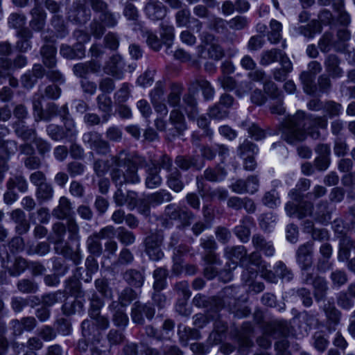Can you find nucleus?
<instances>
[{
    "instance_id": "nucleus-1",
    "label": "nucleus",
    "mask_w": 355,
    "mask_h": 355,
    "mask_svg": "<svg viewBox=\"0 0 355 355\" xmlns=\"http://www.w3.org/2000/svg\"><path fill=\"white\" fill-rule=\"evenodd\" d=\"M282 137L288 144L302 141L306 138V133L313 139H318L321 133L320 129L326 130L328 120L326 115H306L298 110L294 115L288 116L282 124Z\"/></svg>"
},
{
    "instance_id": "nucleus-2",
    "label": "nucleus",
    "mask_w": 355,
    "mask_h": 355,
    "mask_svg": "<svg viewBox=\"0 0 355 355\" xmlns=\"http://www.w3.org/2000/svg\"><path fill=\"white\" fill-rule=\"evenodd\" d=\"M125 150H120L110 157V177L116 187H122L126 184H137L140 178L136 170L123 159Z\"/></svg>"
},
{
    "instance_id": "nucleus-3",
    "label": "nucleus",
    "mask_w": 355,
    "mask_h": 355,
    "mask_svg": "<svg viewBox=\"0 0 355 355\" xmlns=\"http://www.w3.org/2000/svg\"><path fill=\"white\" fill-rule=\"evenodd\" d=\"M223 293L225 295L223 299L197 294L193 299V304L198 307L206 309L208 312L217 313L224 307L225 302H236L234 297L230 300L228 299V296L232 295V288L227 287L223 290Z\"/></svg>"
},
{
    "instance_id": "nucleus-4",
    "label": "nucleus",
    "mask_w": 355,
    "mask_h": 355,
    "mask_svg": "<svg viewBox=\"0 0 355 355\" xmlns=\"http://www.w3.org/2000/svg\"><path fill=\"white\" fill-rule=\"evenodd\" d=\"M164 240V235L161 231L150 232L144 238V250L150 261H159L164 257L162 249Z\"/></svg>"
},
{
    "instance_id": "nucleus-5",
    "label": "nucleus",
    "mask_w": 355,
    "mask_h": 355,
    "mask_svg": "<svg viewBox=\"0 0 355 355\" xmlns=\"http://www.w3.org/2000/svg\"><path fill=\"white\" fill-rule=\"evenodd\" d=\"M46 134L53 141H59L64 139L73 140L78 134L75 122L71 118H65L64 126L49 124L46 126Z\"/></svg>"
},
{
    "instance_id": "nucleus-6",
    "label": "nucleus",
    "mask_w": 355,
    "mask_h": 355,
    "mask_svg": "<svg viewBox=\"0 0 355 355\" xmlns=\"http://www.w3.org/2000/svg\"><path fill=\"white\" fill-rule=\"evenodd\" d=\"M83 142L87 145L92 150L101 156H106L111 153V146L107 140L97 131L92 130L85 132L82 137Z\"/></svg>"
},
{
    "instance_id": "nucleus-7",
    "label": "nucleus",
    "mask_w": 355,
    "mask_h": 355,
    "mask_svg": "<svg viewBox=\"0 0 355 355\" xmlns=\"http://www.w3.org/2000/svg\"><path fill=\"white\" fill-rule=\"evenodd\" d=\"M82 334L85 338L91 342L90 352L92 355H109L110 350L107 349H100L98 345L101 341V333H96V329L94 327L89 320H85L81 324Z\"/></svg>"
},
{
    "instance_id": "nucleus-8",
    "label": "nucleus",
    "mask_w": 355,
    "mask_h": 355,
    "mask_svg": "<svg viewBox=\"0 0 355 355\" xmlns=\"http://www.w3.org/2000/svg\"><path fill=\"white\" fill-rule=\"evenodd\" d=\"M309 71H303L300 78L303 85V89L307 94H315L318 87L315 84V75L322 71V65L318 61H311L308 64Z\"/></svg>"
},
{
    "instance_id": "nucleus-9",
    "label": "nucleus",
    "mask_w": 355,
    "mask_h": 355,
    "mask_svg": "<svg viewBox=\"0 0 355 355\" xmlns=\"http://www.w3.org/2000/svg\"><path fill=\"white\" fill-rule=\"evenodd\" d=\"M164 214L172 220H179L182 227L191 225L195 218L194 214L187 208H181L175 204L168 205L165 207Z\"/></svg>"
},
{
    "instance_id": "nucleus-10",
    "label": "nucleus",
    "mask_w": 355,
    "mask_h": 355,
    "mask_svg": "<svg viewBox=\"0 0 355 355\" xmlns=\"http://www.w3.org/2000/svg\"><path fill=\"white\" fill-rule=\"evenodd\" d=\"M155 314V309L150 302L142 303L140 301L135 302L131 309V318L134 323L143 325L145 323V318L151 320Z\"/></svg>"
},
{
    "instance_id": "nucleus-11",
    "label": "nucleus",
    "mask_w": 355,
    "mask_h": 355,
    "mask_svg": "<svg viewBox=\"0 0 355 355\" xmlns=\"http://www.w3.org/2000/svg\"><path fill=\"white\" fill-rule=\"evenodd\" d=\"M103 69L105 74L116 80H121L125 72V62L120 54L116 53L105 62Z\"/></svg>"
},
{
    "instance_id": "nucleus-12",
    "label": "nucleus",
    "mask_w": 355,
    "mask_h": 355,
    "mask_svg": "<svg viewBox=\"0 0 355 355\" xmlns=\"http://www.w3.org/2000/svg\"><path fill=\"white\" fill-rule=\"evenodd\" d=\"M92 12L83 1L77 0L73 2L68 12V19L76 24H84L91 18Z\"/></svg>"
},
{
    "instance_id": "nucleus-13",
    "label": "nucleus",
    "mask_w": 355,
    "mask_h": 355,
    "mask_svg": "<svg viewBox=\"0 0 355 355\" xmlns=\"http://www.w3.org/2000/svg\"><path fill=\"white\" fill-rule=\"evenodd\" d=\"M175 164L176 168L183 171H200L205 166V162L198 155H179L175 158Z\"/></svg>"
},
{
    "instance_id": "nucleus-14",
    "label": "nucleus",
    "mask_w": 355,
    "mask_h": 355,
    "mask_svg": "<svg viewBox=\"0 0 355 355\" xmlns=\"http://www.w3.org/2000/svg\"><path fill=\"white\" fill-rule=\"evenodd\" d=\"M168 8L159 0H147L144 7L146 17L153 21L162 20L167 15Z\"/></svg>"
},
{
    "instance_id": "nucleus-15",
    "label": "nucleus",
    "mask_w": 355,
    "mask_h": 355,
    "mask_svg": "<svg viewBox=\"0 0 355 355\" xmlns=\"http://www.w3.org/2000/svg\"><path fill=\"white\" fill-rule=\"evenodd\" d=\"M31 19L29 21V29L34 32H42L46 23L47 14L46 11L39 5L35 3L34 7L29 11Z\"/></svg>"
},
{
    "instance_id": "nucleus-16",
    "label": "nucleus",
    "mask_w": 355,
    "mask_h": 355,
    "mask_svg": "<svg viewBox=\"0 0 355 355\" xmlns=\"http://www.w3.org/2000/svg\"><path fill=\"white\" fill-rule=\"evenodd\" d=\"M313 255V243L307 241L300 245L295 253L296 262L300 268L312 266Z\"/></svg>"
},
{
    "instance_id": "nucleus-17",
    "label": "nucleus",
    "mask_w": 355,
    "mask_h": 355,
    "mask_svg": "<svg viewBox=\"0 0 355 355\" xmlns=\"http://www.w3.org/2000/svg\"><path fill=\"white\" fill-rule=\"evenodd\" d=\"M101 64L99 61L91 60L85 62H80L74 64L72 68L73 74L81 78H86L87 76L92 73L100 72Z\"/></svg>"
},
{
    "instance_id": "nucleus-18",
    "label": "nucleus",
    "mask_w": 355,
    "mask_h": 355,
    "mask_svg": "<svg viewBox=\"0 0 355 355\" xmlns=\"http://www.w3.org/2000/svg\"><path fill=\"white\" fill-rule=\"evenodd\" d=\"M169 121L173 128L168 130V135L173 137L182 135L187 128L184 116L178 109H174L171 112Z\"/></svg>"
},
{
    "instance_id": "nucleus-19",
    "label": "nucleus",
    "mask_w": 355,
    "mask_h": 355,
    "mask_svg": "<svg viewBox=\"0 0 355 355\" xmlns=\"http://www.w3.org/2000/svg\"><path fill=\"white\" fill-rule=\"evenodd\" d=\"M254 248L264 256L270 257L275 253V248L272 241L267 240L261 234H254L252 237Z\"/></svg>"
},
{
    "instance_id": "nucleus-20",
    "label": "nucleus",
    "mask_w": 355,
    "mask_h": 355,
    "mask_svg": "<svg viewBox=\"0 0 355 355\" xmlns=\"http://www.w3.org/2000/svg\"><path fill=\"white\" fill-rule=\"evenodd\" d=\"M200 245L204 250L203 260L205 262H218V257L215 252L217 248V243L213 236L207 238H201L200 240Z\"/></svg>"
},
{
    "instance_id": "nucleus-21",
    "label": "nucleus",
    "mask_w": 355,
    "mask_h": 355,
    "mask_svg": "<svg viewBox=\"0 0 355 355\" xmlns=\"http://www.w3.org/2000/svg\"><path fill=\"white\" fill-rule=\"evenodd\" d=\"M123 308L116 301H112L108 306L109 310L112 313L114 324L118 328L124 329L128 324L129 318Z\"/></svg>"
},
{
    "instance_id": "nucleus-22",
    "label": "nucleus",
    "mask_w": 355,
    "mask_h": 355,
    "mask_svg": "<svg viewBox=\"0 0 355 355\" xmlns=\"http://www.w3.org/2000/svg\"><path fill=\"white\" fill-rule=\"evenodd\" d=\"M184 110L190 119H195L198 115V102L195 97V91L191 85L188 88V92L183 97Z\"/></svg>"
},
{
    "instance_id": "nucleus-23",
    "label": "nucleus",
    "mask_w": 355,
    "mask_h": 355,
    "mask_svg": "<svg viewBox=\"0 0 355 355\" xmlns=\"http://www.w3.org/2000/svg\"><path fill=\"white\" fill-rule=\"evenodd\" d=\"M352 250H355V240L347 235L339 236L338 261L343 263L347 260Z\"/></svg>"
},
{
    "instance_id": "nucleus-24",
    "label": "nucleus",
    "mask_w": 355,
    "mask_h": 355,
    "mask_svg": "<svg viewBox=\"0 0 355 355\" xmlns=\"http://www.w3.org/2000/svg\"><path fill=\"white\" fill-rule=\"evenodd\" d=\"M340 59L335 54H329L324 61V66L327 75L332 78H340L343 76L344 71L340 67Z\"/></svg>"
},
{
    "instance_id": "nucleus-25",
    "label": "nucleus",
    "mask_w": 355,
    "mask_h": 355,
    "mask_svg": "<svg viewBox=\"0 0 355 355\" xmlns=\"http://www.w3.org/2000/svg\"><path fill=\"white\" fill-rule=\"evenodd\" d=\"M43 64L49 69H54L57 64V48L52 44H44L40 50Z\"/></svg>"
},
{
    "instance_id": "nucleus-26",
    "label": "nucleus",
    "mask_w": 355,
    "mask_h": 355,
    "mask_svg": "<svg viewBox=\"0 0 355 355\" xmlns=\"http://www.w3.org/2000/svg\"><path fill=\"white\" fill-rule=\"evenodd\" d=\"M6 260L2 258L1 263L2 266L8 269V273L10 276L17 277L24 272L26 269H28L29 261L26 259L18 257L15 258L14 263L12 266H9V255L7 254Z\"/></svg>"
},
{
    "instance_id": "nucleus-27",
    "label": "nucleus",
    "mask_w": 355,
    "mask_h": 355,
    "mask_svg": "<svg viewBox=\"0 0 355 355\" xmlns=\"http://www.w3.org/2000/svg\"><path fill=\"white\" fill-rule=\"evenodd\" d=\"M96 102L98 110L103 113V123H107L112 114L113 103L112 98L105 94H100L97 96Z\"/></svg>"
},
{
    "instance_id": "nucleus-28",
    "label": "nucleus",
    "mask_w": 355,
    "mask_h": 355,
    "mask_svg": "<svg viewBox=\"0 0 355 355\" xmlns=\"http://www.w3.org/2000/svg\"><path fill=\"white\" fill-rule=\"evenodd\" d=\"M266 334L275 338H282L288 340L286 337L289 334V327L286 321H274L269 323L266 327Z\"/></svg>"
},
{
    "instance_id": "nucleus-29",
    "label": "nucleus",
    "mask_w": 355,
    "mask_h": 355,
    "mask_svg": "<svg viewBox=\"0 0 355 355\" xmlns=\"http://www.w3.org/2000/svg\"><path fill=\"white\" fill-rule=\"evenodd\" d=\"M60 55L67 60L82 59L85 56V49L83 45L75 44L69 46L62 44L60 48Z\"/></svg>"
},
{
    "instance_id": "nucleus-30",
    "label": "nucleus",
    "mask_w": 355,
    "mask_h": 355,
    "mask_svg": "<svg viewBox=\"0 0 355 355\" xmlns=\"http://www.w3.org/2000/svg\"><path fill=\"white\" fill-rule=\"evenodd\" d=\"M123 279L130 287L139 288L142 287L145 280L144 270L128 269L123 273Z\"/></svg>"
},
{
    "instance_id": "nucleus-31",
    "label": "nucleus",
    "mask_w": 355,
    "mask_h": 355,
    "mask_svg": "<svg viewBox=\"0 0 355 355\" xmlns=\"http://www.w3.org/2000/svg\"><path fill=\"white\" fill-rule=\"evenodd\" d=\"M16 37L18 38L15 47L21 53H26L32 48L31 39L33 37V33L29 28H24L16 32Z\"/></svg>"
},
{
    "instance_id": "nucleus-32",
    "label": "nucleus",
    "mask_w": 355,
    "mask_h": 355,
    "mask_svg": "<svg viewBox=\"0 0 355 355\" xmlns=\"http://www.w3.org/2000/svg\"><path fill=\"white\" fill-rule=\"evenodd\" d=\"M334 48L337 51H343L345 49L344 44H339L334 40V35L330 32H325L318 41V48L322 53H327Z\"/></svg>"
},
{
    "instance_id": "nucleus-33",
    "label": "nucleus",
    "mask_w": 355,
    "mask_h": 355,
    "mask_svg": "<svg viewBox=\"0 0 355 355\" xmlns=\"http://www.w3.org/2000/svg\"><path fill=\"white\" fill-rule=\"evenodd\" d=\"M332 209L329 207L327 201H320L317 204L313 214L314 219L322 224L327 225L331 219Z\"/></svg>"
},
{
    "instance_id": "nucleus-34",
    "label": "nucleus",
    "mask_w": 355,
    "mask_h": 355,
    "mask_svg": "<svg viewBox=\"0 0 355 355\" xmlns=\"http://www.w3.org/2000/svg\"><path fill=\"white\" fill-rule=\"evenodd\" d=\"M178 334L182 346L188 345L189 340H198L200 338V334L196 329H193L180 324L178 326Z\"/></svg>"
},
{
    "instance_id": "nucleus-35",
    "label": "nucleus",
    "mask_w": 355,
    "mask_h": 355,
    "mask_svg": "<svg viewBox=\"0 0 355 355\" xmlns=\"http://www.w3.org/2000/svg\"><path fill=\"white\" fill-rule=\"evenodd\" d=\"M16 135L24 141H33L37 137L35 128H30L26 125L24 121H18L14 124Z\"/></svg>"
},
{
    "instance_id": "nucleus-36",
    "label": "nucleus",
    "mask_w": 355,
    "mask_h": 355,
    "mask_svg": "<svg viewBox=\"0 0 355 355\" xmlns=\"http://www.w3.org/2000/svg\"><path fill=\"white\" fill-rule=\"evenodd\" d=\"M253 224V220L250 216L244 217L240 224L234 227V232L243 243L249 241L250 236V227Z\"/></svg>"
},
{
    "instance_id": "nucleus-37",
    "label": "nucleus",
    "mask_w": 355,
    "mask_h": 355,
    "mask_svg": "<svg viewBox=\"0 0 355 355\" xmlns=\"http://www.w3.org/2000/svg\"><path fill=\"white\" fill-rule=\"evenodd\" d=\"M166 184L168 187L176 193L182 191L184 187L182 181V175L178 168H173L166 175Z\"/></svg>"
},
{
    "instance_id": "nucleus-38",
    "label": "nucleus",
    "mask_w": 355,
    "mask_h": 355,
    "mask_svg": "<svg viewBox=\"0 0 355 355\" xmlns=\"http://www.w3.org/2000/svg\"><path fill=\"white\" fill-rule=\"evenodd\" d=\"M322 27L318 20H311L308 24L300 26L295 28L296 32L308 39H313L315 35L322 32Z\"/></svg>"
},
{
    "instance_id": "nucleus-39",
    "label": "nucleus",
    "mask_w": 355,
    "mask_h": 355,
    "mask_svg": "<svg viewBox=\"0 0 355 355\" xmlns=\"http://www.w3.org/2000/svg\"><path fill=\"white\" fill-rule=\"evenodd\" d=\"M64 290L62 291L65 293L66 295L68 293L76 297L83 295L81 282L76 277L72 276L69 277L64 282Z\"/></svg>"
},
{
    "instance_id": "nucleus-40",
    "label": "nucleus",
    "mask_w": 355,
    "mask_h": 355,
    "mask_svg": "<svg viewBox=\"0 0 355 355\" xmlns=\"http://www.w3.org/2000/svg\"><path fill=\"white\" fill-rule=\"evenodd\" d=\"M160 35L163 44L166 46V52L169 53V49L171 47L175 37L174 26L166 22L161 23Z\"/></svg>"
},
{
    "instance_id": "nucleus-41",
    "label": "nucleus",
    "mask_w": 355,
    "mask_h": 355,
    "mask_svg": "<svg viewBox=\"0 0 355 355\" xmlns=\"http://www.w3.org/2000/svg\"><path fill=\"white\" fill-rule=\"evenodd\" d=\"M203 176L209 182H221L227 176V171L223 167L217 165L215 167L207 168L203 172Z\"/></svg>"
},
{
    "instance_id": "nucleus-42",
    "label": "nucleus",
    "mask_w": 355,
    "mask_h": 355,
    "mask_svg": "<svg viewBox=\"0 0 355 355\" xmlns=\"http://www.w3.org/2000/svg\"><path fill=\"white\" fill-rule=\"evenodd\" d=\"M54 196V189L51 183L46 182L36 188L35 197L39 204L51 201Z\"/></svg>"
},
{
    "instance_id": "nucleus-43",
    "label": "nucleus",
    "mask_w": 355,
    "mask_h": 355,
    "mask_svg": "<svg viewBox=\"0 0 355 355\" xmlns=\"http://www.w3.org/2000/svg\"><path fill=\"white\" fill-rule=\"evenodd\" d=\"M72 207L71 203L67 197L62 196L59 200L58 205L52 211V215L58 219H64L70 214Z\"/></svg>"
},
{
    "instance_id": "nucleus-44",
    "label": "nucleus",
    "mask_w": 355,
    "mask_h": 355,
    "mask_svg": "<svg viewBox=\"0 0 355 355\" xmlns=\"http://www.w3.org/2000/svg\"><path fill=\"white\" fill-rule=\"evenodd\" d=\"M184 89V85L180 83H172L170 87V92L168 95V103L171 107H179L181 96Z\"/></svg>"
},
{
    "instance_id": "nucleus-45",
    "label": "nucleus",
    "mask_w": 355,
    "mask_h": 355,
    "mask_svg": "<svg viewBox=\"0 0 355 355\" xmlns=\"http://www.w3.org/2000/svg\"><path fill=\"white\" fill-rule=\"evenodd\" d=\"M162 182V178L159 175V169L155 166H150L146 170L145 184L148 189L159 187Z\"/></svg>"
},
{
    "instance_id": "nucleus-46",
    "label": "nucleus",
    "mask_w": 355,
    "mask_h": 355,
    "mask_svg": "<svg viewBox=\"0 0 355 355\" xmlns=\"http://www.w3.org/2000/svg\"><path fill=\"white\" fill-rule=\"evenodd\" d=\"M241 127L245 129L250 137L256 141L261 140L266 137L265 130L261 128L257 124L248 120L241 122Z\"/></svg>"
},
{
    "instance_id": "nucleus-47",
    "label": "nucleus",
    "mask_w": 355,
    "mask_h": 355,
    "mask_svg": "<svg viewBox=\"0 0 355 355\" xmlns=\"http://www.w3.org/2000/svg\"><path fill=\"white\" fill-rule=\"evenodd\" d=\"M313 288V295L317 302L324 300L327 297L329 286L326 279L320 277L312 285Z\"/></svg>"
},
{
    "instance_id": "nucleus-48",
    "label": "nucleus",
    "mask_w": 355,
    "mask_h": 355,
    "mask_svg": "<svg viewBox=\"0 0 355 355\" xmlns=\"http://www.w3.org/2000/svg\"><path fill=\"white\" fill-rule=\"evenodd\" d=\"M101 240L95 233L87 237L86 245L88 252L92 254L91 256L99 257L102 254L103 247Z\"/></svg>"
},
{
    "instance_id": "nucleus-49",
    "label": "nucleus",
    "mask_w": 355,
    "mask_h": 355,
    "mask_svg": "<svg viewBox=\"0 0 355 355\" xmlns=\"http://www.w3.org/2000/svg\"><path fill=\"white\" fill-rule=\"evenodd\" d=\"M227 324L225 322L218 318L215 320L214 331L210 334L209 338L217 344L225 338Z\"/></svg>"
},
{
    "instance_id": "nucleus-50",
    "label": "nucleus",
    "mask_w": 355,
    "mask_h": 355,
    "mask_svg": "<svg viewBox=\"0 0 355 355\" xmlns=\"http://www.w3.org/2000/svg\"><path fill=\"white\" fill-rule=\"evenodd\" d=\"M64 304L62 306V312L64 315L69 316L76 313V312H80L83 309V303L78 300H69L67 295H66V300H62Z\"/></svg>"
},
{
    "instance_id": "nucleus-51",
    "label": "nucleus",
    "mask_w": 355,
    "mask_h": 355,
    "mask_svg": "<svg viewBox=\"0 0 355 355\" xmlns=\"http://www.w3.org/2000/svg\"><path fill=\"white\" fill-rule=\"evenodd\" d=\"M50 22L58 37L63 38L68 35L69 31L62 15H53Z\"/></svg>"
},
{
    "instance_id": "nucleus-52",
    "label": "nucleus",
    "mask_w": 355,
    "mask_h": 355,
    "mask_svg": "<svg viewBox=\"0 0 355 355\" xmlns=\"http://www.w3.org/2000/svg\"><path fill=\"white\" fill-rule=\"evenodd\" d=\"M256 266L260 269L262 266H268V263L263 259L261 253L255 250L254 252L247 254L242 261V266Z\"/></svg>"
},
{
    "instance_id": "nucleus-53",
    "label": "nucleus",
    "mask_w": 355,
    "mask_h": 355,
    "mask_svg": "<svg viewBox=\"0 0 355 355\" xmlns=\"http://www.w3.org/2000/svg\"><path fill=\"white\" fill-rule=\"evenodd\" d=\"M147 197L148 202L153 206L170 202L173 199L171 193L165 189H160L158 191L148 195Z\"/></svg>"
},
{
    "instance_id": "nucleus-54",
    "label": "nucleus",
    "mask_w": 355,
    "mask_h": 355,
    "mask_svg": "<svg viewBox=\"0 0 355 355\" xmlns=\"http://www.w3.org/2000/svg\"><path fill=\"white\" fill-rule=\"evenodd\" d=\"M190 250V247L184 243H181L172 250V259L174 263L173 270L175 273H178L176 270L180 267L182 257L189 253Z\"/></svg>"
},
{
    "instance_id": "nucleus-55",
    "label": "nucleus",
    "mask_w": 355,
    "mask_h": 355,
    "mask_svg": "<svg viewBox=\"0 0 355 355\" xmlns=\"http://www.w3.org/2000/svg\"><path fill=\"white\" fill-rule=\"evenodd\" d=\"M42 96L37 94H35L33 97V110L35 121L50 120V116H46L44 112L42 104Z\"/></svg>"
},
{
    "instance_id": "nucleus-56",
    "label": "nucleus",
    "mask_w": 355,
    "mask_h": 355,
    "mask_svg": "<svg viewBox=\"0 0 355 355\" xmlns=\"http://www.w3.org/2000/svg\"><path fill=\"white\" fill-rule=\"evenodd\" d=\"M26 22V17L23 13L12 12L8 18V26L15 29L17 31H20L24 28H28L25 26Z\"/></svg>"
},
{
    "instance_id": "nucleus-57",
    "label": "nucleus",
    "mask_w": 355,
    "mask_h": 355,
    "mask_svg": "<svg viewBox=\"0 0 355 355\" xmlns=\"http://www.w3.org/2000/svg\"><path fill=\"white\" fill-rule=\"evenodd\" d=\"M62 300H66L65 293L62 290L49 293L42 296V303L47 307H51L56 303L61 302Z\"/></svg>"
},
{
    "instance_id": "nucleus-58",
    "label": "nucleus",
    "mask_w": 355,
    "mask_h": 355,
    "mask_svg": "<svg viewBox=\"0 0 355 355\" xmlns=\"http://www.w3.org/2000/svg\"><path fill=\"white\" fill-rule=\"evenodd\" d=\"M258 151L257 146L248 139H245L237 148V154L241 158L254 156L258 153Z\"/></svg>"
},
{
    "instance_id": "nucleus-59",
    "label": "nucleus",
    "mask_w": 355,
    "mask_h": 355,
    "mask_svg": "<svg viewBox=\"0 0 355 355\" xmlns=\"http://www.w3.org/2000/svg\"><path fill=\"white\" fill-rule=\"evenodd\" d=\"M333 288H340L348 282V275L343 269L333 270L329 275Z\"/></svg>"
},
{
    "instance_id": "nucleus-60",
    "label": "nucleus",
    "mask_w": 355,
    "mask_h": 355,
    "mask_svg": "<svg viewBox=\"0 0 355 355\" xmlns=\"http://www.w3.org/2000/svg\"><path fill=\"white\" fill-rule=\"evenodd\" d=\"M282 51L277 49L263 51L260 55L259 63L262 66H268L279 60Z\"/></svg>"
},
{
    "instance_id": "nucleus-61",
    "label": "nucleus",
    "mask_w": 355,
    "mask_h": 355,
    "mask_svg": "<svg viewBox=\"0 0 355 355\" xmlns=\"http://www.w3.org/2000/svg\"><path fill=\"white\" fill-rule=\"evenodd\" d=\"M277 277L285 282H291L294 277L291 269L288 268L286 264L282 261H277L273 268Z\"/></svg>"
},
{
    "instance_id": "nucleus-62",
    "label": "nucleus",
    "mask_w": 355,
    "mask_h": 355,
    "mask_svg": "<svg viewBox=\"0 0 355 355\" xmlns=\"http://www.w3.org/2000/svg\"><path fill=\"white\" fill-rule=\"evenodd\" d=\"M17 288L20 293H35L39 286L34 279H21L17 283Z\"/></svg>"
},
{
    "instance_id": "nucleus-63",
    "label": "nucleus",
    "mask_w": 355,
    "mask_h": 355,
    "mask_svg": "<svg viewBox=\"0 0 355 355\" xmlns=\"http://www.w3.org/2000/svg\"><path fill=\"white\" fill-rule=\"evenodd\" d=\"M270 31L268 33V40L272 44L278 43L282 38V24L275 19H272L270 22Z\"/></svg>"
},
{
    "instance_id": "nucleus-64",
    "label": "nucleus",
    "mask_w": 355,
    "mask_h": 355,
    "mask_svg": "<svg viewBox=\"0 0 355 355\" xmlns=\"http://www.w3.org/2000/svg\"><path fill=\"white\" fill-rule=\"evenodd\" d=\"M116 238L120 243L125 246L132 245L136 240L135 234L132 232L125 229L124 227H119L117 228Z\"/></svg>"
}]
</instances>
